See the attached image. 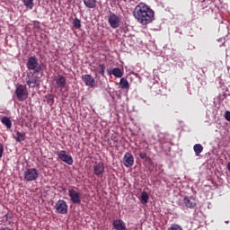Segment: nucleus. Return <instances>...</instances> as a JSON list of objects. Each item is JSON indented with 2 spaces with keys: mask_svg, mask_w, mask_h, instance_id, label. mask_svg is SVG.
I'll return each instance as SVG.
<instances>
[{
  "mask_svg": "<svg viewBox=\"0 0 230 230\" xmlns=\"http://www.w3.org/2000/svg\"><path fill=\"white\" fill-rule=\"evenodd\" d=\"M133 15L135 19L144 26H146V24H150L152 21L155 19V13L150 6L146 5L145 3L138 4L134 11Z\"/></svg>",
  "mask_w": 230,
  "mask_h": 230,
  "instance_id": "1",
  "label": "nucleus"
},
{
  "mask_svg": "<svg viewBox=\"0 0 230 230\" xmlns=\"http://www.w3.org/2000/svg\"><path fill=\"white\" fill-rule=\"evenodd\" d=\"M26 67L29 71H33V73H40V71H44V67H46V66L44 63L40 64L39 58H37L35 56H32L28 58Z\"/></svg>",
  "mask_w": 230,
  "mask_h": 230,
  "instance_id": "2",
  "label": "nucleus"
},
{
  "mask_svg": "<svg viewBox=\"0 0 230 230\" xmlns=\"http://www.w3.org/2000/svg\"><path fill=\"white\" fill-rule=\"evenodd\" d=\"M68 197L72 204H81L82 194L78 191V188L73 186L68 189Z\"/></svg>",
  "mask_w": 230,
  "mask_h": 230,
  "instance_id": "3",
  "label": "nucleus"
},
{
  "mask_svg": "<svg viewBox=\"0 0 230 230\" xmlns=\"http://www.w3.org/2000/svg\"><path fill=\"white\" fill-rule=\"evenodd\" d=\"M36 75L37 73L35 72H29L27 74L25 81L29 87L34 88L38 87V85H40V77H39V75Z\"/></svg>",
  "mask_w": 230,
  "mask_h": 230,
  "instance_id": "4",
  "label": "nucleus"
},
{
  "mask_svg": "<svg viewBox=\"0 0 230 230\" xmlns=\"http://www.w3.org/2000/svg\"><path fill=\"white\" fill-rule=\"evenodd\" d=\"M15 94L19 102H24L28 99V88L26 85L20 84L15 89Z\"/></svg>",
  "mask_w": 230,
  "mask_h": 230,
  "instance_id": "5",
  "label": "nucleus"
},
{
  "mask_svg": "<svg viewBox=\"0 0 230 230\" xmlns=\"http://www.w3.org/2000/svg\"><path fill=\"white\" fill-rule=\"evenodd\" d=\"M23 177L28 182L37 181L39 179V171L36 168L26 169Z\"/></svg>",
  "mask_w": 230,
  "mask_h": 230,
  "instance_id": "6",
  "label": "nucleus"
},
{
  "mask_svg": "<svg viewBox=\"0 0 230 230\" xmlns=\"http://www.w3.org/2000/svg\"><path fill=\"white\" fill-rule=\"evenodd\" d=\"M57 155H58V159H60V161H62L63 163H66V164H68L69 166H71V164H73V162H74L73 156H71V155L67 154V151L61 150L57 153Z\"/></svg>",
  "mask_w": 230,
  "mask_h": 230,
  "instance_id": "7",
  "label": "nucleus"
},
{
  "mask_svg": "<svg viewBox=\"0 0 230 230\" xmlns=\"http://www.w3.org/2000/svg\"><path fill=\"white\" fill-rule=\"evenodd\" d=\"M108 22L111 28H113V30H116V28H119L121 19L116 13H111L108 17Z\"/></svg>",
  "mask_w": 230,
  "mask_h": 230,
  "instance_id": "8",
  "label": "nucleus"
},
{
  "mask_svg": "<svg viewBox=\"0 0 230 230\" xmlns=\"http://www.w3.org/2000/svg\"><path fill=\"white\" fill-rule=\"evenodd\" d=\"M56 211L57 213H59L60 215H67V203L64 199H59L56 203Z\"/></svg>",
  "mask_w": 230,
  "mask_h": 230,
  "instance_id": "9",
  "label": "nucleus"
},
{
  "mask_svg": "<svg viewBox=\"0 0 230 230\" xmlns=\"http://www.w3.org/2000/svg\"><path fill=\"white\" fill-rule=\"evenodd\" d=\"M82 81L87 87H95L96 86V80L91 75H83L81 76Z\"/></svg>",
  "mask_w": 230,
  "mask_h": 230,
  "instance_id": "10",
  "label": "nucleus"
},
{
  "mask_svg": "<svg viewBox=\"0 0 230 230\" xmlns=\"http://www.w3.org/2000/svg\"><path fill=\"white\" fill-rule=\"evenodd\" d=\"M123 164L126 168H132L134 166V155L131 153L127 152L124 155Z\"/></svg>",
  "mask_w": 230,
  "mask_h": 230,
  "instance_id": "11",
  "label": "nucleus"
},
{
  "mask_svg": "<svg viewBox=\"0 0 230 230\" xmlns=\"http://www.w3.org/2000/svg\"><path fill=\"white\" fill-rule=\"evenodd\" d=\"M183 204L186 208H189V209H193V208L197 206V199H195L193 196H185L183 198Z\"/></svg>",
  "mask_w": 230,
  "mask_h": 230,
  "instance_id": "12",
  "label": "nucleus"
},
{
  "mask_svg": "<svg viewBox=\"0 0 230 230\" xmlns=\"http://www.w3.org/2000/svg\"><path fill=\"white\" fill-rule=\"evenodd\" d=\"M54 82H56L58 89H65L67 85V80L64 75H58L55 77Z\"/></svg>",
  "mask_w": 230,
  "mask_h": 230,
  "instance_id": "13",
  "label": "nucleus"
},
{
  "mask_svg": "<svg viewBox=\"0 0 230 230\" xmlns=\"http://www.w3.org/2000/svg\"><path fill=\"white\" fill-rule=\"evenodd\" d=\"M93 172L97 176L101 175L102 177L103 173H105V166H103L102 163H95L93 165Z\"/></svg>",
  "mask_w": 230,
  "mask_h": 230,
  "instance_id": "14",
  "label": "nucleus"
},
{
  "mask_svg": "<svg viewBox=\"0 0 230 230\" xmlns=\"http://www.w3.org/2000/svg\"><path fill=\"white\" fill-rule=\"evenodd\" d=\"M115 230H127V224L122 219H115L112 222Z\"/></svg>",
  "mask_w": 230,
  "mask_h": 230,
  "instance_id": "15",
  "label": "nucleus"
},
{
  "mask_svg": "<svg viewBox=\"0 0 230 230\" xmlns=\"http://www.w3.org/2000/svg\"><path fill=\"white\" fill-rule=\"evenodd\" d=\"M111 75L115 76V78H122L123 76V70L119 67H115L111 70Z\"/></svg>",
  "mask_w": 230,
  "mask_h": 230,
  "instance_id": "16",
  "label": "nucleus"
},
{
  "mask_svg": "<svg viewBox=\"0 0 230 230\" xmlns=\"http://www.w3.org/2000/svg\"><path fill=\"white\" fill-rule=\"evenodd\" d=\"M17 143H22L26 139V133H22L20 131L16 132V137H14Z\"/></svg>",
  "mask_w": 230,
  "mask_h": 230,
  "instance_id": "17",
  "label": "nucleus"
},
{
  "mask_svg": "<svg viewBox=\"0 0 230 230\" xmlns=\"http://www.w3.org/2000/svg\"><path fill=\"white\" fill-rule=\"evenodd\" d=\"M193 150H194L197 157H199V155H200V154H202V152H204V146H202L200 144H195L193 146Z\"/></svg>",
  "mask_w": 230,
  "mask_h": 230,
  "instance_id": "18",
  "label": "nucleus"
},
{
  "mask_svg": "<svg viewBox=\"0 0 230 230\" xmlns=\"http://www.w3.org/2000/svg\"><path fill=\"white\" fill-rule=\"evenodd\" d=\"M97 0H84L86 8H96Z\"/></svg>",
  "mask_w": 230,
  "mask_h": 230,
  "instance_id": "19",
  "label": "nucleus"
},
{
  "mask_svg": "<svg viewBox=\"0 0 230 230\" xmlns=\"http://www.w3.org/2000/svg\"><path fill=\"white\" fill-rule=\"evenodd\" d=\"M119 87L122 89H130V84H128V81L122 77L119 81Z\"/></svg>",
  "mask_w": 230,
  "mask_h": 230,
  "instance_id": "20",
  "label": "nucleus"
},
{
  "mask_svg": "<svg viewBox=\"0 0 230 230\" xmlns=\"http://www.w3.org/2000/svg\"><path fill=\"white\" fill-rule=\"evenodd\" d=\"M1 122L6 127V128H12V120L10 118L4 116L2 118Z\"/></svg>",
  "mask_w": 230,
  "mask_h": 230,
  "instance_id": "21",
  "label": "nucleus"
},
{
  "mask_svg": "<svg viewBox=\"0 0 230 230\" xmlns=\"http://www.w3.org/2000/svg\"><path fill=\"white\" fill-rule=\"evenodd\" d=\"M73 26L76 30H80L82 28V21H80L78 18H75L73 21Z\"/></svg>",
  "mask_w": 230,
  "mask_h": 230,
  "instance_id": "22",
  "label": "nucleus"
},
{
  "mask_svg": "<svg viewBox=\"0 0 230 230\" xmlns=\"http://www.w3.org/2000/svg\"><path fill=\"white\" fill-rule=\"evenodd\" d=\"M148 193L146 191H143L141 193V202L142 204H148Z\"/></svg>",
  "mask_w": 230,
  "mask_h": 230,
  "instance_id": "23",
  "label": "nucleus"
},
{
  "mask_svg": "<svg viewBox=\"0 0 230 230\" xmlns=\"http://www.w3.org/2000/svg\"><path fill=\"white\" fill-rule=\"evenodd\" d=\"M22 3L29 10H33V0H22Z\"/></svg>",
  "mask_w": 230,
  "mask_h": 230,
  "instance_id": "24",
  "label": "nucleus"
},
{
  "mask_svg": "<svg viewBox=\"0 0 230 230\" xmlns=\"http://www.w3.org/2000/svg\"><path fill=\"white\" fill-rule=\"evenodd\" d=\"M45 98L47 99V103L49 105H53V103H55V97L52 94H48Z\"/></svg>",
  "mask_w": 230,
  "mask_h": 230,
  "instance_id": "25",
  "label": "nucleus"
},
{
  "mask_svg": "<svg viewBox=\"0 0 230 230\" xmlns=\"http://www.w3.org/2000/svg\"><path fill=\"white\" fill-rule=\"evenodd\" d=\"M99 67H100V70L98 74L102 75V76H105V64H100Z\"/></svg>",
  "mask_w": 230,
  "mask_h": 230,
  "instance_id": "26",
  "label": "nucleus"
},
{
  "mask_svg": "<svg viewBox=\"0 0 230 230\" xmlns=\"http://www.w3.org/2000/svg\"><path fill=\"white\" fill-rule=\"evenodd\" d=\"M167 230H183L182 226L178 224H172Z\"/></svg>",
  "mask_w": 230,
  "mask_h": 230,
  "instance_id": "27",
  "label": "nucleus"
},
{
  "mask_svg": "<svg viewBox=\"0 0 230 230\" xmlns=\"http://www.w3.org/2000/svg\"><path fill=\"white\" fill-rule=\"evenodd\" d=\"M3 154H4V146L0 143V158L3 157Z\"/></svg>",
  "mask_w": 230,
  "mask_h": 230,
  "instance_id": "28",
  "label": "nucleus"
},
{
  "mask_svg": "<svg viewBox=\"0 0 230 230\" xmlns=\"http://www.w3.org/2000/svg\"><path fill=\"white\" fill-rule=\"evenodd\" d=\"M225 119H226V121H230V111H226L225 112Z\"/></svg>",
  "mask_w": 230,
  "mask_h": 230,
  "instance_id": "29",
  "label": "nucleus"
},
{
  "mask_svg": "<svg viewBox=\"0 0 230 230\" xmlns=\"http://www.w3.org/2000/svg\"><path fill=\"white\" fill-rule=\"evenodd\" d=\"M139 157H140V159H146V157H147L146 153L140 152Z\"/></svg>",
  "mask_w": 230,
  "mask_h": 230,
  "instance_id": "30",
  "label": "nucleus"
},
{
  "mask_svg": "<svg viewBox=\"0 0 230 230\" xmlns=\"http://www.w3.org/2000/svg\"><path fill=\"white\" fill-rule=\"evenodd\" d=\"M108 75L111 76V75H112V71L111 70H107Z\"/></svg>",
  "mask_w": 230,
  "mask_h": 230,
  "instance_id": "31",
  "label": "nucleus"
}]
</instances>
